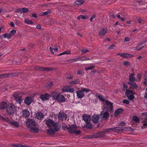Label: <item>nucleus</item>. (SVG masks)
Instances as JSON below:
<instances>
[{
    "mask_svg": "<svg viewBox=\"0 0 147 147\" xmlns=\"http://www.w3.org/2000/svg\"><path fill=\"white\" fill-rule=\"evenodd\" d=\"M10 25L12 27H15V24L14 23L11 22L10 23Z\"/></svg>",
    "mask_w": 147,
    "mask_h": 147,
    "instance_id": "nucleus-57",
    "label": "nucleus"
},
{
    "mask_svg": "<svg viewBox=\"0 0 147 147\" xmlns=\"http://www.w3.org/2000/svg\"><path fill=\"white\" fill-rule=\"evenodd\" d=\"M144 42H140L138 44V45L136 47V49L137 50H139L142 49L144 47V46L140 47L144 44Z\"/></svg>",
    "mask_w": 147,
    "mask_h": 147,
    "instance_id": "nucleus-33",
    "label": "nucleus"
},
{
    "mask_svg": "<svg viewBox=\"0 0 147 147\" xmlns=\"http://www.w3.org/2000/svg\"><path fill=\"white\" fill-rule=\"evenodd\" d=\"M90 116L86 114H85L83 115L82 118L86 123H89L90 122Z\"/></svg>",
    "mask_w": 147,
    "mask_h": 147,
    "instance_id": "nucleus-17",
    "label": "nucleus"
},
{
    "mask_svg": "<svg viewBox=\"0 0 147 147\" xmlns=\"http://www.w3.org/2000/svg\"><path fill=\"white\" fill-rule=\"evenodd\" d=\"M27 122L31 126H35L36 125V123L33 119H28L27 120Z\"/></svg>",
    "mask_w": 147,
    "mask_h": 147,
    "instance_id": "nucleus-12",
    "label": "nucleus"
},
{
    "mask_svg": "<svg viewBox=\"0 0 147 147\" xmlns=\"http://www.w3.org/2000/svg\"><path fill=\"white\" fill-rule=\"evenodd\" d=\"M77 96L78 98H82L84 96V94L81 90H78L76 92Z\"/></svg>",
    "mask_w": 147,
    "mask_h": 147,
    "instance_id": "nucleus-21",
    "label": "nucleus"
},
{
    "mask_svg": "<svg viewBox=\"0 0 147 147\" xmlns=\"http://www.w3.org/2000/svg\"><path fill=\"white\" fill-rule=\"evenodd\" d=\"M16 33V31L15 30H11L9 33V34H10V36L11 38L12 36L14 34Z\"/></svg>",
    "mask_w": 147,
    "mask_h": 147,
    "instance_id": "nucleus-43",
    "label": "nucleus"
},
{
    "mask_svg": "<svg viewBox=\"0 0 147 147\" xmlns=\"http://www.w3.org/2000/svg\"><path fill=\"white\" fill-rule=\"evenodd\" d=\"M49 49L52 54H56L55 53L57 52L58 50V49L57 48L53 46L50 47Z\"/></svg>",
    "mask_w": 147,
    "mask_h": 147,
    "instance_id": "nucleus-27",
    "label": "nucleus"
},
{
    "mask_svg": "<svg viewBox=\"0 0 147 147\" xmlns=\"http://www.w3.org/2000/svg\"><path fill=\"white\" fill-rule=\"evenodd\" d=\"M133 120L136 123H138L139 122V118L137 116H134L132 117Z\"/></svg>",
    "mask_w": 147,
    "mask_h": 147,
    "instance_id": "nucleus-38",
    "label": "nucleus"
},
{
    "mask_svg": "<svg viewBox=\"0 0 147 147\" xmlns=\"http://www.w3.org/2000/svg\"><path fill=\"white\" fill-rule=\"evenodd\" d=\"M128 84L129 85H132V86L135 89L137 88L138 86L135 83H133V84L132 82H129Z\"/></svg>",
    "mask_w": 147,
    "mask_h": 147,
    "instance_id": "nucleus-40",
    "label": "nucleus"
},
{
    "mask_svg": "<svg viewBox=\"0 0 147 147\" xmlns=\"http://www.w3.org/2000/svg\"><path fill=\"white\" fill-rule=\"evenodd\" d=\"M107 32L106 29L103 28L99 32V34L100 36H104L105 34Z\"/></svg>",
    "mask_w": 147,
    "mask_h": 147,
    "instance_id": "nucleus-24",
    "label": "nucleus"
},
{
    "mask_svg": "<svg viewBox=\"0 0 147 147\" xmlns=\"http://www.w3.org/2000/svg\"><path fill=\"white\" fill-rule=\"evenodd\" d=\"M77 128V127L76 125L73 124L69 125L67 127V129L70 133L74 134L75 133V130H76Z\"/></svg>",
    "mask_w": 147,
    "mask_h": 147,
    "instance_id": "nucleus-7",
    "label": "nucleus"
},
{
    "mask_svg": "<svg viewBox=\"0 0 147 147\" xmlns=\"http://www.w3.org/2000/svg\"><path fill=\"white\" fill-rule=\"evenodd\" d=\"M52 68L39 67V71H50L52 70Z\"/></svg>",
    "mask_w": 147,
    "mask_h": 147,
    "instance_id": "nucleus-23",
    "label": "nucleus"
},
{
    "mask_svg": "<svg viewBox=\"0 0 147 147\" xmlns=\"http://www.w3.org/2000/svg\"><path fill=\"white\" fill-rule=\"evenodd\" d=\"M7 112L10 115H13L16 113V109L13 105H8L7 108Z\"/></svg>",
    "mask_w": 147,
    "mask_h": 147,
    "instance_id": "nucleus-3",
    "label": "nucleus"
},
{
    "mask_svg": "<svg viewBox=\"0 0 147 147\" xmlns=\"http://www.w3.org/2000/svg\"><path fill=\"white\" fill-rule=\"evenodd\" d=\"M81 91H82V92H88L90 91V90L88 88H82Z\"/></svg>",
    "mask_w": 147,
    "mask_h": 147,
    "instance_id": "nucleus-46",
    "label": "nucleus"
},
{
    "mask_svg": "<svg viewBox=\"0 0 147 147\" xmlns=\"http://www.w3.org/2000/svg\"><path fill=\"white\" fill-rule=\"evenodd\" d=\"M99 118L98 115L94 114L92 116V120L94 123H97L98 121Z\"/></svg>",
    "mask_w": 147,
    "mask_h": 147,
    "instance_id": "nucleus-19",
    "label": "nucleus"
},
{
    "mask_svg": "<svg viewBox=\"0 0 147 147\" xmlns=\"http://www.w3.org/2000/svg\"><path fill=\"white\" fill-rule=\"evenodd\" d=\"M54 122L53 119H49L46 121V125L49 127H52Z\"/></svg>",
    "mask_w": 147,
    "mask_h": 147,
    "instance_id": "nucleus-18",
    "label": "nucleus"
},
{
    "mask_svg": "<svg viewBox=\"0 0 147 147\" xmlns=\"http://www.w3.org/2000/svg\"><path fill=\"white\" fill-rule=\"evenodd\" d=\"M122 56L123 58H127L128 57V56H129V57H133L134 56Z\"/></svg>",
    "mask_w": 147,
    "mask_h": 147,
    "instance_id": "nucleus-56",
    "label": "nucleus"
},
{
    "mask_svg": "<svg viewBox=\"0 0 147 147\" xmlns=\"http://www.w3.org/2000/svg\"><path fill=\"white\" fill-rule=\"evenodd\" d=\"M88 17H86L84 16L81 15L78 16L77 17V19L78 20H79L81 18L83 20H85V19H88Z\"/></svg>",
    "mask_w": 147,
    "mask_h": 147,
    "instance_id": "nucleus-36",
    "label": "nucleus"
},
{
    "mask_svg": "<svg viewBox=\"0 0 147 147\" xmlns=\"http://www.w3.org/2000/svg\"><path fill=\"white\" fill-rule=\"evenodd\" d=\"M130 39L128 37H125L124 39V41L126 42H129L130 41Z\"/></svg>",
    "mask_w": 147,
    "mask_h": 147,
    "instance_id": "nucleus-55",
    "label": "nucleus"
},
{
    "mask_svg": "<svg viewBox=\"0 0 147 147\" xmlns=\"http://www.w3.org/2000/svg\"><path fill=\"white\" fill-rule=\"evenodd\" d=\"M45 116L44 114L41 112L37 113L36 116V118L38 119L42 120Z\"/></svg>",
    "mask_w": 147,
    "mask_h": 147,
    "instance_id": "nucleus-16",
    "label": "nucleus"
},
{
    "mask_svg": "<svg viewBox=\"0 0 147 147\" xmlns=\"http://www.w3.org/2000/svg\"><path fill=\"white\" fill-rule=\"evenodd\" d=\"M0 119L3 121L7 122L9 123L16 127H19V125L18 122L12 121L9 119L8 118L3 117L1 115H0Z\"/></svg>",
    "mask_w": 147,
    "mask_h": 147,
    "instance_id": "nucleus-4",
    "label": "nucleus"
},
{
    "mask_svg": "<svg viewBox=\"0 0 147 147\" xmlns=\"http://www.w3.org/2000/svg\"><path fill=\"white\" fill-rule=\"evenodd\" d=\"M2 35L3 36L4 38H6L8 39H10L11 38L10 36V34H9L5 33L2 34Z\"/></svg>",
    "mask_w": 147,
    "mask_h": 147,
    "instance_id": "nucleus-39",
    "label": "nucleus"
},
{
    "mask_svg": "<svg viewBox=\"0 0 147 147\" xmlns=\"http://www.w3.org/2000/svg\"><path fill=\"white\" fill-rule=\"evenodd\" d=\"M109 116V113L107 111H106L103 114L102 118L103 119L106 120L108 118Z\"/></svg>",
    "mask_w": 147,
    "mask_h": 147,
    "instance_id": "nucleus-31",
    "label": "nucleus"
},
{
    "mask_svg": "<svg viewBox=\"0 0 147 147\" xmlns=\"http://www.w3.org/2000/svg\"><path fill=\"white\" fill-rule=\"evenodd\" d=\"M89 52V50L86 49H83L81 51V54L82 55L86 53Z\"/></svg>",
    "mask_w": 147,
    "mask_h": 147,
    "instance_id": "nucleus-48",
    "label": "nucleus"
},
{
    "mask_svg": "<svg viewBox=\"0 0 147 147\" xmlns=\"http://www.w3.org/2000/svg\"><path fill=\"white\" fill-rule=\"evenodd\" d=\"M22 113L23 116L25 117H28L30 115V113L27 109L23 110Z\"/></svg>",
    "mask_w": 147,
    "mask_h": 147,
    "instance_id": "nucleus-22",
    "label": "nucleus"
},
{
    "mask_svg": "<svg viewBox=\"0 0 147 147\" xmlns=\"http://www.w3.org/2000/svg\"><path fill=\"white\" fill-rule=\"evenodd\" d=\"M142 115L143 116H147V112L143 113H142Z\"/></svg>",
    "mask_w": 147,
    "mask_h": 147,
    "instance_id": "nucleus-64",
    "label": "nucleus"
},
{
    "mask_svg": "<svg viewBox=\"0 0 147 147\" xmlns=\"http://www.w3.org/2000/svg\"><path fill=\"white\" fill-rule=\"evenodd\" d=\"M143 127L144 128H145L147 127V123L146 122L143 124Z\"/></svg>",
    "mask_w": 147,
    "mask_h": 147,
    "instance_id": "nucleus-59",
    "label": "nucleus"
},
{
    "mask_svg": "<svg viewBox=\"0 0 147 147\" xmlns=\"http://www.w3.org/2000/svg\"><path fill=\"white\" fill-rule=\"evenodd\" d=\"M55 131L53 128H51L47 131V133L49 135H54L55 133Z\"/></svg>",
    "mask_w": 147,
    "mask_h": 147,
    "instance_id": "nucleus-32",
    "label": "nucleus"
},
{
    "mask_svg": "<svg viewBox=\"0 0 147 147\" xmlns=\"http://www.w3.org/2000/svg\"><path fill=\"white\" fill-rule=\"evenodd\" d=\"M74 82V84H76L78 83V82H79V79H76L75 80L73 81Z\"/></svg>",
    "mask_w": 147,
    "mask_h": 147,
    "instance_id": "nucleus-52",
    "label": "nucleus"
},
{
    "mask_svg": "<svg viewBox=\"0 0 147 147\" xmlns=\"http://www.w3.org/2000/svg\"><path fill=\"white\" fill-rule=\"evenodd\" d=\"M13 96L14 98V100L16 101V104H19V105H21V102L23 100L21 96L16 94H13Z\"/></svg>",
    "mask_w": 147,
    "mask_h": 147,
    "instance_id": "nucleus-6",
    "label": "nucleus"
},
{
    "mask_svg": "<svg viewBox=\"0 0 147 147\" xmlns=\"http://www.w3.org/2000/svg\"><path fill=\"white\" fill-rule=\"evenodd\" d=\"M134 73H131V74H130L129 77V80L131 81L132 82H134L135 81V78L134 76Z\"/></svg>",
    "mask_w": 147,
    "mask_h": 147,
    "instance_id": "nucleus-29",
    "label": "nucleus"
},
{
    "mask_svg": "<svg viewBox=\"0 0 147 147\" xmlns=\"http://www.w3.org/2000/svg\"><path fill=\"white\" fill-rule=\"evenodd\" d=\"M32 101V100L31 97H26L24 99V103L27 105L30 104Z\"/></svg>",
    "mask_w": 147,
    "mask_h": 147,
    "instance_id": "nucleus-20",
    "label": "nucleus"
},
{
    "mask_svg": "<svg viewBox=\"0 0 147 147\" xmlns=\"http://www.w3.org/2000/svg\"><path fill=\"white\" fill-rule=\"evenodd\" d=\"M59 118L61 120H66L67 118V115L64 113L60 112L58 115Z\"/></svg>",
    "mask_w": 147,
    "mask_h": 147,
    "instance_id": "nucleus-14",
    "label": "nucleus"
},
{
    "mask_svg": "<svg viewBox=\"0 0 147 147\" xmlns=\"http://www.w3.org/2000/svg\"><path fill=\"white\" fill-rule=\"evenodd\" d=\"M96 16L95 15H94L92 16L90 19V20L91 22H92L93 20L95 17Z\"/></svg>",
    "mask_w": 147,
    "mask_h": 147,
    "instance_id": "nucleus-54",
    "label": "nucleus"
},
{
    "mask_svg": "<svg viewBox=\"0 0 147 147\" xmlns=\"http://www.w3.org/2000/svg\"><path fill=\"white\" fill-rule=\"evenodd\" d=\"M24 22L28 24H33V22L31 20H28L27 19H25L24 20Z\"/></svg>",
    "mask_w": 147,
    "mask_h": 147,
    "instance_id": "nucleus-41",
    "label": "nucleus"
},
{
    "mask_svg": "<svg viewBox=\"0 0 147 147\" xmlns=\"http://www.w3.org/2000/svg\"><path fill=\"white\" fill-rule=\"evenodd\" d=\"M86 127L87 129H91L92 128V124L89 123H87Z\"/></svg>",
    "mask_w": 147,
    "mask_h": 147,
    "instance_id": "nucleus-47",
    "label": "nucleus"
},
{
    "mask_svg": "<svg viewBox=\"0 0 147 147\" xmlns=\"http://www.w3.org/2000/svg\"><path fill=\"white\" fill-rule=\"evenodd\" d=\"M30 131L35 133H38V129L37 127H32L30 129Z\"/></svg>",
    "mask_w": 147,
    "mask_h": 147,
    "instance_id": "nucleus-34",
    "label": "nucleus"
},
{
    "mask_svg": "<svg viewBox=\"0 0 147 147\" xmlns=\"http://www.w3.org/2000/svg\"><path fill=\"white\" fill-rule=\"evenodd\" d=\"M123 102L124 104H126L128 105L129 103V101L127 99H124L123 101Z\"/></svg>",
    "mask_w": 147,
    "mask_h": 147,
    "instance_id": "nucleus-49",
    "label": "nucleus"
},
{
    "mask_svg": "<svg viewBox=\"0 0 147 147\" xmlns=\"http://www.w3.org/2000/svg\"><path fill=\"white\" fill-rule=\"evenodd\" d=\"M50 13L51 11H47L41 13H40V15L42 16H44L47 15L49 14Z\"/></svg>",
    "mask_w": 147,
    "mask_h": 147,
    "instance_id": "nucleus-45",
    "label": "nucleus"
},
{
    "mask_svg": "<svg viewBox=\"0 0 147 147\" xmlns=\"http://www.w3.org/2000/svg\"><path fill=\"white\" fill-rule=\"evenodd\" d=\"M16 74L14 73H9L5 74H0V78L10 77L11 76H16Z\"/></svg>",
    "mask_w": 147,
    "mask_h": 147,
    "instance_id": "nucleus-10",
    "label": "nucleus"
},
{
    "mask_svg": "<svg viewBox=\"0 0 147 147\" xmlns=\"http://www.w3.org/2000/svg\"><path fill=\"white\" fill-rule=\"evenodd\" d=\"M123 64L126 66H128L130 65V63L128 61H125L124 62Z\"/></svg>",
    "mask_w": 147,
    "mask_h": 147,
    "instance_id": "nucleus-50",
    "label": "nucleus"
},
{
    "mask_svg": "<svg viewBox=\"0 0 147 147\" xmlns=\"http://www.w3.org/2000/svg\"><path fill=\"white\" fill-rule=\"evenodd\" d=\"M94 67L95 66L94 65H92L90 66L85 67V69L86 71H87L88 70L93 69L94 68Z\"/></svg>",
    "mask_w": 147,
    "mask_h": 147,
    "instance_id": "nucleus-42",
    "label": "nucleus"
},
{
    "mask_svg": "<svg viewBox=\"0 0 147 147\" xmlns=\"http://www.w3.org/2000/svg\"><path fill=\"white\" fill-rule=\"evenodd\" d=\"M137 77L138 80H140L142 78L141 75L140 74H138L137 75Z\"/></svg>",
    "mask_w": 147,
    "mask_h": 147,
    "instance_id": "nucleus-53",
    "label": "nucleus"
},
{
    "mask_svg": "<svg viewBox=\"0 0 147 147\" xmlns=\"http://www.w3.org/2000/svg\"><path fill=\"white\" fill-rule=\"evenodd\" d=\"M123 87L122 88L123 90L124 91L126 90L128 88V86L127 85H126L125 83L123 82Z\"/></svg>",
    "mask_w": 147,
    "mask_h": 147,
    "instance_id": "nucleus-44",
    "label": "nucleus"
},
{
    "mask_svg": "<svg viewBox=\"0 0 147 147\" xmlns=\"http://www.w3.org/2000/svg\"><path fill=\"white\" fill-rule=\"evenodd\" d=\"M29 11L28 9L26 8H20L15 11V12L18 13H20L21 14L22 13H26Z\"/></svg>",
    "mask_w": 147,
    "mask_h": 147,
    "instance_id": "nucleus-13",
    "label": "nucleus"
},
{
    "mask_svg": "<svg viewBox=\"0 0 147 147\" xmlns=\"http://www.w3.org/2000/svg\"><path fill=\"white\" fill-rule=\"evenodd\" d=\"M51 96L50 94L47 93H45L44 94L41 95L40 96V98L42 100L45 101L49 100Z\"/></svg>",
    "mask_w": 147,
    "mask_h": 147,
    "instance_id": "nucleus-9",
    "label": "nucleus"
},
{
    "mask_svg": "<svg viewBox=\"0 0 147 147\" xmlns=\"http://www.w3.org/2000/svg\"><path fill=\"white\" fill-rule=\"evenodd\" d=\"M114 46V45H112L108 47V49H113Z\"/></svg>",
    "mask_w": 147,
    "mask_h": 147,
    "instance_id": "nucleus-58",
    "label": "nucleus"
},
{
    "mask_svg": "<svg viewBox=\"0 0 147 147\" xmlns=\"http://www.w3.org/2000/svg\"><path fill=\"white\" fill-rule=\"evenodd\" d=\"M81 133V131L80 130H76L74 133L76 135H78L80 134Z\"/></svg>",
    "mask_w": 147,
    "mask_h": 147,
    "instance_id": "nucleus-51",
    "label": "nucleus"
},
{
    "mask_svg": "<svg viewBox=\"0 0 147 147\" xmlns=\"http://www.w3.org/2000/svg\"><path fill=\"white\" fill-rule=\"evenodd\" d=\"M123 109L122 108H119L117 109L114 113V115L115 116H117L119 114L122 113L123 111Z\"/></svg>",
    "mask_w": 147,
    "mask_h": 147,
    "instance_id": "nucleus-25",
    "label": "nucleus"
},
{
    "mask_svg": "<svg viewBox=\"0 0 147 147\" xmlns=\"http://www.w3.org/2000/svg\"><path fill=\"white\" fill-rule=\"evenodd\" d=\"M61 90L63 92H72L74 91V89L73 88L68 87H66L62 88Z\"/></svg>",
    "mask_w": 147,
    "mask_h": 147,
    "instance_id": "nucleus-15",
    "label": "nucleus"
},
{
    "mask_svg": "<svg viewBox=\"0 0 147 147\" xmlns=\"http://www.w3.org/2000/svg\"><path fill=\"white\" fill-rule=\"evenodd\" d=\"M7 107V103L5 102H3L0 104V109H5Z\"/></svg>",
    "mask_w": 147,
    "mask_h": 147,
    "instance_id": "nucleus-26",
    "label": "nucleus"
},
{
    "mask_svg": "<svg viewBox=\"0 0 147 147\" xmlns=\"http://www.w3.org/2000/svg\"><path fill=\"white\" fill-rule=\"evenodd\" d=\"M32 16L33 17H34L35 18H37V16L36 14L33 13L32 15Z\"/></svg>",
    "mask_w": 147,
    "mask_h": 147,
    "instance_id": "nucleus-61",
    "label": "nucleus"
},
{
    "mask_svg": "<svg viewBox=\"0 0 147 147\" xmlns=\"http://www.w3.org/2000/svg\"><path fill=\"white\" fill-rule=\"evenodd\" d=\"M84 57H83L82 58H76L75 59H69V60H68V61L70 63H72L73 62H75L77 61H82L89 60V59L88 58H86L85 59H84Z\"/></svg>",
    "mask_w": 147,
    "mask_h": 147,
    "instance_id": "nucleus-11",
    "label": "nucleus"
},
{
    "mask_svg": "<svg viewBox=\"0 0 147 147\" xmlns=\"http://www.w3.org/2000/svg\"><path fill=\"white\" fill-rule=\"evenodd\" d=\"M135 93L132 91L129 90H126L125 95L127 97L129 100H132L134 98V95Z\"/></svg>",
    "mask_w": 147,
    "mask_h": 147,
    "instance_id": "nucleus-5",
    "label": "nucleus"
},
{
    "mask_svg": "<svg viewBox=\"0 0 147 147\" xmlns=\"http://www.w3.org/2000/svg\"><path fill=\"white\" fill-rule=\"evenodd\" d=\"M138 22L139 23H142V20L140 18H139L138 19Z\"/></svg>",
    "mask_w": 147,
    "mask_h": 147,
    "instance_id": "nucleus-62",
    "label": "nucleus"
},
{
    "mask_svg": "<svg viewBox=\"0 0 147 147\" xmlns=\"http://www.w3.org/2000/svg\"><path fill=\"white\" fill-rule=\"evenodd\" d=\"M73 78V76H70V77H67L66 78L68 79H71Z\"/></svg>",
    "mask_w": 147,
    "mask_h": 147,
    "instance_id": "nucleus-63",
    "label": "nucleus"
},
{
    "mask_svg": "<svg viewBox=\"0 0 147 147\" xmlns=\"http://www.w3.org/2000/svg\"><path fill=\"white\" fill-rule=\"evenodd\" d=\"M126 127H115L109 128L104 130V132H100L98 133H94L90 136V138H98L103 137L105 136V133L110 132H115L116 133H119L124 131L125 129L124 128Z\"/></svg>",
    "mask_w": 147,
    "mask_h": 147,
    "instance_id": "nucleus-1",
    "label": "nucleus"
},
{
    "mask_svg": "<svg viewBox=\"0 0 147 147\" xmlns=\"http://www.w3.org/2000/svg\"><path fill=\"white\" fill-rule=\"evenodd\" d=\"M125 123L123 122H121L119 124L120 126H123L125 125Z\"/></svg>",
    "mask_w": 147,
    "mask_h": 147,
    "instance_id": "nucleus-60",
    "label": "nucleus"
},
{
    "mask_svg": "<svg viewBox=\"0 0 147 147\" xmlns=\"http://www.w3.org/2000/svg\"><path fill=\"white\" fill-rule=\"evenodd\" d=\"M56 100L60 102H63L65 101L66 98L62 94H58L56 96Z\"/></svg>",
    "mask_w": 147,
    "mask_h": 147,
    "instance_id": "nucleus-8",
    "label": "nucleus"
},
{
    "mask_svg": "<svg viewBox=\"0 0 147 147\" xmlns=\"http://www.w3.org/2000/svg\"><path fill=\"white\" fill-rule=\"evenodd\" d=\"M54 85L53 82H51L49 83H47L46 85V87L48 88H51Z\"/></svg>",
    "mask_w": 147,
    "mask_h": 147,
    "instance_id": "nucleus-37",
    "label": "nucleus"
},
{
    "mask_svg": "<svg viewBox=\"0 0 147 147\" xmlns=\"http://www.w3.org/2000/svg\"><path fill=\"white\" fill-rule=\"evenodd\" d=\"M52 127H54V130L56 131H58L60 129L58 123H55L54 122L52 125Z\"/></svg>",
    "mask_w": 147,
    "mask_h": 147,
    "instance_id": "nucleus-28",
    "label": "nucleus"
},
{
    "mask_svg": "<svg viewBox=\"0 0 147 147\" xmlns=\"http://www.w3.org/2000/svg\"><path fill=\"white\" fill-rule=\"evenodd\" d=\"M96 96L99 99L101 100L103 102H104L103 104L105 105L108 106V107L110 109V111H111L113 109V103L107 100H105L104 96L102 95L99 93L96 94Z\"/></svg>",
    "mask_w": 147,
    "mask_h": 147,
    "instance_id": "nucleus-2",
    "label": "nucleus"
},
{
    "mask_svg": "<svg viewBox=\"0 0 147 147\" xmlns=\"http://www.w3.org/2000/svg\"><path fill=\"white\" fill-rule=\"evenodd\" d=\"M84 2V0H78L75 2V3L76 5L79 6L83 4Z\"/></svg>",
    "mask_w": 147,
    "mask_h": 147,
    "instance_id": "nucleus-30",
    "label": "nucleus"
},
{
    "mask_svg": "<svg viewBox=\"0 0 147 147\" xmlns=\"http://www.w3.org/2000/svg\"><path fill=\"white\" fill-rule=\"evenodd\" d=\"M71 53V51L70 50H67L64 51V52L61 53L57 55H62L64 54L69 55Z\"/></svg>",
    "mask_w": 147,
    "mask_h": 147,
    "instance_id": "nucleus-35",
    "label": "nucleus"
}]
</instances>
